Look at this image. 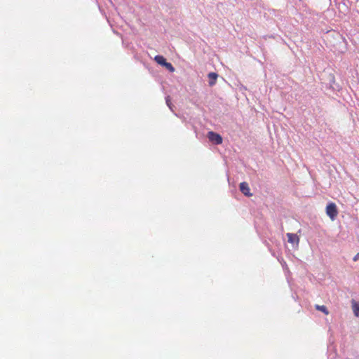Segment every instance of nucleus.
Returning a JSON list of instances; mask_svg holds the SVG:
<instances>
[{"label": "nucleus", "mask_w": 359, "mask_h": 359, "mask_svg": "<svg viewBox=\"0 0 359 359\" xmlns=\"http://www.w3.org/2000/svg\"><path fill=\"white\" fill-rule=\"evenodd\" d=\"M287 241L290 243H291L292 245H297L299 244V236L297 234L291 233H287Z\"/></svg>", "instance_id": "nucleus-3"}, {"label": "nucleus", "mask_w": 359, "mask_h": 359, "mask_svg": "<svg viewBox=\"0 0 359 359\" xmlns=\"http://www.w3.org/2000/svg\"><path fill=\"white\" fill-rule=\"evenodd\" d=\"M316 309L323 312L326 315H327L329 313L328 310L327 309V308L325 306L316 305Z\"/></svg>", "instance_id": "nucleus-8"}, {"label": "nucleus", "mask_w": 359, "mask_h": 359, "mask_svg": "<svg viewBox=\"0 0 359 359\" xmlns=\"http://www.w3.org/2000/svg\"><path fill=\"white\" fill-rule=\"evenodd\" d=\"M351 307L354 315L356 317L359 318V303L357 302L355 300L352 299Z\"/></svg>", "instance_id": "nucleus-5"}, {"label": "nucleus", "mask_w": 359, "mask_h": 359, "mask_svg": "<svg viewBox=\"0 0 359 359\" xmlns=\"http://www.w3.org/2000/svg\"><path fill=\"white\" fill-rule=\"evenodd\" d=\"M208 137L210 140V141L216 144H220L222 143V136L219 134L216 133L213 131H210L208 133Z\"/></svg>", "instance_id": "nucleus-2"}, {"label": "nucleus", "mask_w": 359, "mask_h": 359, "mask_svg": "<svg viewBox=\"0 0 359 359\" xmlns=\"http://www.w3.org/2000/svg\"><path fill=\"white\" fill-rule=\"evenodd\" d=\"M217 77H218V74L217 73L210 72L208 74L209 85L210 86H212L216 83Z\"/></svg>", "instance_id": "nucleus-6"}, {"label": "nucleus", "mask_w": 359, "mask_h": 359, "mask_svg": "<svg viewBox=\"0 0 359 359\" xmlns=\"http://www.w3.org/2000/svg\"><path fill=\"white\" fill-rule=\"evenodd\" d=\"M154 60L159 65L162 66H165L166 64V60L165 58L162 55H156L154 57Z\"/></svg>", "instance_id": "nucleus-7"}, {"label": "nucleus", "mask_w": 359, "mask_h": 359, "mask_svg": "<svg viewBox=\"0 0 359 359\" xmlns=\"http://www.w3.org/2000/svg\"><path fill=\"white\" fill-rule=\"evenodd\" d=\"M240 190L245 196H252V194L250 193V187L247 182H243L240 184Z\"/></svg>", "instance_id": "nucleus-4"}, {"label": "nucleus", "mask_w": 359, "mask_h": 359, "mask_svg": "<svg viewBox=\"0 0 359 359\" xmlns=\"http://www.w3.org/2000/svg\"><path fill=\"white\" fill-rule=\"evenodd\" d=\"M164 67L170 72H175L174 67L170 62H166V64H165V65Z\"/></svg>", "instance_id": "nucleus-9"}, {"label": "nucleus", "mask_w": 359, "mask_h": 359, "mask_svg": "<svg viewBox=\"0 0 359 359\" xmlns=\"http://www.w3.org/2000/svg\"><path fill=\"white\" fill-rule=\"evenodd\" d=\"M166 102H167L168 106L171 109V107H170V100L168 99V97H167V99H166Z\"/></svg>", "instance_id": "nucleus-10"}, {"label": "nucleus", "mask_w": 359, "mask_h": 359, "mask_svg": "<svg viewBox=\"0 0 359 359\" xmlns=\"http://www.w3.org/2000/svg\"><path fill=\"white\" fill-rule=\"evenodd\" d=\"M325 212L332 221H334L339 213L336 204L332 202L328 203L325 208Z\"/></svg>", "instance_id": "nucleus-1"}]
</instances>
